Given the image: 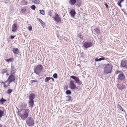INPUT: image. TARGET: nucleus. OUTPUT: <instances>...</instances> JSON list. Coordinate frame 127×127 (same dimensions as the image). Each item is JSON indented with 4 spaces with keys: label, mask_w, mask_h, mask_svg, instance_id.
Returning a JSON list of instances; mask_svg holds the SVG:
<instances>
[{
    "label": "nucleus",
    "mask_w": 127,
    "mask_h": 127,
    "mask_svg": "<svg viewBox=\"0 0 127 127\" xmlns=\"http://www.w3.org/2000/svg\"><path fill=\"white\" fill-rule=\"evenodd\" d=\"M37 81L36 80H33L31 82L32 83H33L34 82H36Z\"/></svg>",
    "instance_id": "obj_43"
},
{
    "label": "nucleus",
    "mask_w": 127,
    "mask_h": 127,
    "mask_svg": "<svg viewBox=\"0 0 127 127\" xmlns=\"http://www.w3.org/2000/svg\"><path fill=\"white\" fill-rule=\"evenodd\" d=\"M39 21L40 22V23L42 25H43V22L40 19H39Z\"/></svg>",
    "instance_id": "obj_38"
},
{
    "label": "nucleus",
    "mask_w": 127,
    "mask_h": 127,
    "mask_svg": "<svg viewBox=\"0 0 127 127\" xmlns=\"http://www.w3.org/2000/svg\"><path fill=\"white\" fill-rule=\"evenodd\" d=\"M3 111L0 110V118H1L3 115Z\"/></svg>",
    "instance_id": "obj_28"
},
{
    "label": "nucleus",
    "mask_w": 127,
    "mask_h": 127,
    "mask_svg": "<svg viewBox=\"0 0 127 127\" xmlns=\"http://www.w3.org/2000/svg\"><path fill=\"white\" fill-rule=\"evenodd\" d=\"M26 121L27 124L29 126H32L34 124L33 120L32 118L31 117H28Z\"/></svg>",
    "instance_id": "obj_5"
},
{
    "label": "nucleus",
    "mask_w": 127,
    "mask_h": 127,
    "mask_svg": "<svg viewBox=\"0 0 127 127\" xmlns=\"http://www.w3.org/2000/svg\"><path fill=\"white\" fill-rule=\"evenodd\" d=\"M40 13L42 15H44L45 14V12L43 10H40Z\"/></svg>",
    "instance_id": "obj_31"
},
{
    "label": "nucleus",
    "mask_w": 127,
    "mask_h": 127,
    "mask_svg": "<svg viewBox=\"0 0 127 127\" xmlns=\"http://www.w3.org/2000/svg\"><path fill=\"white\" fill-rule=\"evenodd\" d=\"M6 71V69H3L2 71V72H5Z\"/></svg>",
    "instance_id": "obj_41"
},
{
    "label": "nucleus",
    "mask_w": 127,
    "mask_h": 127,
    "mask_svg": "<svg viewBox=\"0 0 127 127\" xmlns=\"http://www.w3.org/2000/svg\"><path fill=\"white\" fill-rule=\"evenodd\" d=\"M35 98V95L33 94H30L29 96V99L30 100H33V99Z\"/></svg>",
    "instance_id": "obj_16"
},
{
    "label": "nucleus",
    "mask_w": 127,
    "mask_h": 127,
    "mask_svg": "<svg viewBox=\"0 0 127 127\" xmlns=\"http://www.w3.org/2000/svg\"><path fill=\"white\" fill-rule=\"evenodd\" d=\"M14 36H11V39H12L14 38Z\"/></svg>",
    "instance_id": "obj_44"
},
{
    "label": "nucleus",
    "mask_w": 127,
    "mask_h": 127,
    "mask_svg": "<svg viewBox=\"0 0 127 127\" xmlns=\"http://www.w3.org/2000/svg\"><path fill=\"white\" fill-rule=\"evenodd\" d=\"M50 79H51L50 77H47L45 79L44 81L45 82H48Z\"/></svg>",
    "instance_id": "obj_24"
},
{
    "label": "nucleus",
    "mask_w": 127,
    "mask_h": 127,
    "mask_svg": "<svg viewBox=\"0 0 127 127\" xmlns=\"http://www.w3.org/2000/svg\"><path fill=\"white\" fill-rule=\"evenodd\" d=\"M0 127H3V125L0 123Z\"/></svg>",
    "instance_id": "obj_47"
},
{
    "label": "nucleus",
    "mask_w": 127,
    "mask_h": 127,
    "mask_svg": "<svg viewBox=\"0 0 127 127\" xmlns=\"http://www.w3.org/2000/svg\"><path fill=\"white\" fill-rule=\"evenodd\" d=\"M28 30L30 31H31V30H32V27L31 26H29L28 27Z\"/></svg>",
    "instance_id": "obj_37"
},
{
    "label": "nucleus",
    "mask_w": 127,
    "mask_h": 127,
    "mask_svg": "<svg viewBox=\"0 0 127 127\" xmlns=\"http://www.w3.org/2000/svg\"><path fill=\"white\" fill-rule=\"evenodd\" d=\"M15 79V77L13 74H11L10 75L8 79V83L7 84V87L9 86V84L11 82L14 81Z\"/></svg>",
    "instance_id": "obj_6"
},
{
    "label": "nucleus",
    "mask_w": 127,
    "mask_h": 127,
    "mask_svg": "<svg viewBox=\"0 0 127 127\" xmlns=\"http://www.w3.org/2000/svg\"><path fill=\"white\" fill-rule=\"evenodd\" d=\"M121 3L120 2L119 3V5L120 7H121Z\"/></svg>",
    "instance_id": "obj_46"
},
{
    "label": "nucleus",
    "mask_w": 127,
    "mask_h": 127,
    "mask_svg": "<svg viewBox=\"0 0 127 127\" xmlns=\"http://www.w3.org/2000/svg\"><path fill=\"white\" fill-rule=\"evenodd\" d=\"M65 93L67 95H70L71 94V92L70 90H68L66 91Z\"/></svg>",
    "instance_id": "obj_30"
},
{
    "label": "nucleus",
    "mask_w": 127,
    "mask_h": 127,
    "mask_svg": "<svg viewBox=\"0 0 127 127\" xmlns=\"http://www.w3.org/2000/svg\"><path fill=\"white\" fill-rule=\"evenodd\" d=\"M53 77L54 78H57V74L56 73L54 74L53 75Z\"/></svg>",
    "instance_id": "obj_35"
},
{
    "label": "nucleus",
    "mask_w": 127,
    "mask_h": 127,
    "mask_svg": "<svg viewBox=\"0 0 127 127\" xmlns=\"http://www.w3.org/2000/svg\"><path fill=\"white\" fill-rule=\"evenodd\" d=\"M76 1V0H70L69 1V2H70V3L72 5H74Z\"/></svg>",
    "instance_id": "obj_21"
},
{
    "label": "nucleus",
    "mask_w": 127,
    "mask_h": 127,
    "mask_svg": "<svg viewBox=\"0 0 127 127\" xmlns=\"http://www.w3.org/2000/svg\"><path fill=\"white\" fill-rule=\"evenodd\" d=\"M70 14L71 16L72 17H74L75 15L76 14V12L75 10L74 9H72L70 11Z\"/></svg>",
    "instance_id": "obj_12"
},
{
    "label": "nucleus",
    "mask_w": 127,
    "mask_h": 127,
    "mask_svg": "<svg viewBox=\"0 0 127 127\" xmlns=\"http://www.w3.org/2000/svg\"><path fill=\"white\" fill-rule=\"evenodd\" d=\"M123 0H121L120 2V3H121L123 1Z\"/></svg>",
    "instance_id": "obj_48"
},
{
    "label": "nucleus",
    "mask_w": 127,
    "mask_h": 127,
    "mask_svg": "<svg viewBox=\"0 0 127 127\" xmlns=\"http://www.w3.org/2000/svg\"><path fill=\"white\" fill-rule=\"evenodd\" d=\"M119 89H120V90H121L123 88L121 87H120V88H119Z\"/></svg>",
    "instance_id": "obj_49"
},
{
    "label": "nucleus",
    "mask_w": 127,
    "mask_h": 127,
    "mask_svg": "<svg viewBox=\"0 0 127 127\" xmlns=\"http://www.w3.org/2000/svg\"><path fill=\"white\" fill-rule=\"evenodd\" d=\"M12 31L14 32H16L17 28V26L15 24H14L12 26Z\"/></svg>",
    "instance_id": "obj_13"
},
{
    "label": "nucleus",
    "mask_w": 127,
    "mask_h": 127,
    "mask_svg": "<svg viewBox=\"0 0 127 127\" xmlns=\"http://www.w3.org/2000/svg\"><path fill=\"white\" fill-rule=\"evenodd\" d=\"M95 61L96 62H97L99 61V59H98L97 58H96L95 59Z\"/></svg>",
    "instance_id": "obj_42"
},
{
    "label": "nucleus",
    "mask_w": 127,
    "mask_h": 127,
    "mask_svg": "<svg viewBox=\"0 0 127 127\" xmlns=\"http://www.w3.org/2000/svg\"><path fill=\"white\" fill-rule=\"evenodd\" d=\"M3 85V88H6L7 87V84L6 85L5 83L3 82H0Z\"/></svg>",
    "instance_id": "obj_25"
},
{
    "label": "nucleus",
    "mask_w": 127,
    "mask_h": 127,
    "mask_svg": "<svg viewBox=\"0 0 127 127\" xmlns=\"http://www.w3.org/2000/svg\"><path fill=\"white\" fill-rule=\"evenodd\" d=\"M56 16L54 18V20L57 22H60L61 21V19L57 13L55 14Z\"/></svg>",
    "instance_id": "obj_10"
},
{
    "label": "nucleus",
    "mask_w": 127,
    "mask_h": 127,
    "mask_svg": "<svg viewBox=\"0 0 127 127\" xmlns=\"http://www.w3.org/2000/svg\"><path fill=\"white\" fill-rule=\"evenodd\" d=\"M66 101H70V98H71V97L70 95H68L66 96Z\"/></svg>",
    "instance_id": "obj_27"
},
{
    "label": "nucleus",
    "mask_w": 127,
    "mask_h": 127,
    "mask_svg": "<svg viewBox=\"0 0 127 127\" xmlns=\"http://www.w3.org/2000/svg\"><path fill=\"white\" fill-rule=\"evenodd\" d=\"M69 87L71 89L74 90L76 88V86L74 84V81L73 80H71L69 82Z\"/></svg>",
    "instance_id": "obj_8"
},
{
    "label": "nucleus",
    "mask_w": 127,
    "mask_h": 127,
    "mask_svg": "<svg viewBox=\"0 0 127 127\" xmlns=\"http://www.w3.org/2000/svg\"><path fill=\"white\" fill-rule=\"evenodd\" d=\"M6 101V100L4 99L3 98H2L0 100V103H1L2 104L3 103V102Z\"/></svg>",
    "instance_id": "obj_26"
},
{
    "label": "nucleus",
    "mask_w": 127,
    "mask_h": 127,
    "mask_svg": "<svg viewBox=\"0 0 127 127\" xmlns=\"http://www.w3.org/2000/svg\"><path fill=\"white\" fill-rule=\"evenodd\" d=\"M8 81V79L4 83H6Z\"/></svg>",
    "instance_id": "obj_50"
},
{
    "label": "nucleus",
    "mask_w": 127,
    "mask_h": 127,
    "mask_svg": "<svg viewBox=\"0 0 127 127\" xmlns=\"http://www.w3.org/2000/svg\"><path fill=\"white\" fill-rule=\"evenodd\" d=\"M96 32L98 34H99L100 33V32L99 29L97 28H96V29H95Z\"/></svg>",
    "instance_id": "obj_22"
},
{
    "label": "nucleus",
    "mask_w": 127,
    "mask_h": 127,
    "mask_svg": "<svg viewBox=\"0 0 127 127\" xmlns=\"http://www.w3.org/2000/svg\"><path fill=\"white\" fill-rule=\"evenodd\" d=\"M12 59H8L7 60H6V61L7 62H11L12 61Z\"/></svg>",
    "instance_id": "obj_36"
},
{
    "label": "nucleus",
    "mask_w": 127,
    "mask_h": 127,
    "mask_svg": "<svg viewBox=\"0 0 127 127\" xmlns=\"http://www.w3.org/2000/svg\"><path fill=\"white\" fill-rule=\"evenodd\" d=\"M21 2L22 4L23 5H26L28 4L27 1L25 0H23Z\"/></svg>",
    "instance_id": "obj_18"
},
{
    "label": "nucleus",
    "mask_w": 127,
    "mask_h": 127,
    "mask_svg": "<svg viewBox=\"0 0 127 127\" xmlns=\"http://www.w3.org/2000/svg\"><path fill=\"white\" fill-rule=\"evenodd\" d=\"M51 79H52V80L53 82H54V79L53 78H52L51 77Z\"/></svg>",
    "instance_id": "obj_45"
},
{
    "label": "nucleus",
    "mask_w": 127,
    "mask_h": 127,
    "mask_svg": "<svg viewBox=\"0 0 127 127\" xmlns=\"http://www.w3.org/2000/svg\"><path fill=\"white\" fill-rule=\"evenodd\" d=\"M113 67L112 65L111 64H107L105 66L104 69V72L106 74L111 73Z\"/></svg>",
    "instance_id": "obj_2"
},
{
    "label": "nucleus",
    "mask_w": 127,
    "mask_h": 127,
    "mask_svg": "<svg viewBox=\"0 0 127 127\" xmlns=\"http://www.w3.org/2000/svg\"><path fill=\"white\" fill-rule=\"evenodd\" d=\"M117 107L119 108L120 110H122V111H123V108H122V107H121V106L119 104H118L117 105Z\"/></svg>",
    "instance_id": "obj_29"
},
{
    "label": "nucleus",
    "mask_w": 127,
    "mask_h": 127,
    "mask_svg": "<svg viewBox=\"0 0 127 127\" xmlns=\"http://www.w3.org/2000/svg\"><path fill=\"white\" fill-rule=\"evenodd\" d=\"M43 69V66L41 65H38L36 66L34 69V72L36 74H39L41 71Z\"/></svg>",
    "instance_id": "obj_4"
},
{
    "label": "nucleus",
    "mask_w": 127,
    "mask_h": 127,
    "mask_svg": "<svg viewBox=\"0 0 127 127\" xmlns=\"http://www.w3.org/2000/svg\"><path fill=\"white\" fill-rule=\"evenodd\" d=\"M21 11L23 13H25L26 12V8H22L21 9Z\"/></svg>",
    "instance_id": "obj_23"
},
{
    "label": "nucleus",
    "mask_w": 127,
    "mask_h": 127,
    "mask_svg": "<svg viewBox=\"0 0 127 127\" xmlns=\"http://www.w3.org/2000/svg\"><path fill=\"white\" fill-rule=\"evenodd\" d=\"M15 69L14 66H11V72L12 74H14L15 72Z\"/></svg>",
    "instance_id": "obj_19"
},
{
    "label": "nucleus",
    "mask_w": 127,
    "mask_h": 127,
    "mask_svg": "<svg viewBox=\"0 0 127 127\" xmlns=\"http://www.w3.org/2000/svg\"><path fill=\"white\" fill-rule=\"evenodd\" d=\"M117 74L118 75V79L119 80H123L125 79V76L123 72L121 71H117L116 72Z\"/></svg>",
    "instance_id": "obj_3"
},
{
    "label": "nucleus",
    "mask_w": 127,
    "mask_h": 127,
    "mask_svg": "<svg viewBox=\"0 0 127 127\" xmlns=\"http://www.w3.org/2000/svg\"><path fill=\"white\" fill-rule=\"evenodd\" d=\"M30 110L29 109H24L22 111H18V114L23 121L25 120L29 116Z\"/></svg>",
    "instance_id": "obj_1"
},
{
    "label": "nucleus",
    "mask_w": 127,
    "mask_h": 127,
    "mask_svg": "<svg viewBox=\"0 0 127 127\" xmlns=\"http://www.w3.org/2000/svg\"><path fill=\"white\" fill-rule=\"evenodd\" d=\"M32 1L34 3L36 4L39 3L40 2L39 0H32Z\"/></svg>",
    "instance_id": "obj_20"
},
{
    "label": "nucleus",
    "mask_w": 127,
    "mask_h": 127,
    "mask_svg": "<svg viewBox=\"0 0 127 127\" xmlns=\"http://www.w3.org/2000/svg\"><path fill=\"white\" fill-rule=\"evenodd\" d=\"M105 59V58L103 56L101 57V58L99 59V61H100L102 60H104Z\"/></svg>",
    "instance_id": "obj_33"
},
{
    "label": "nucleus",
    "mask_w": 127,
    "mask_h": 127,
    "mask_svg": "<svg viewBox=\"0 0 127 127\" xmlns=\"http://www.w3.org/2000/svg\"><path fill=\"white\" fill-rule=\"evenodd\" d=\"M92 43L91 42H85L84 43L83 46L86 48H87L92 45Z\"/></svg>",
    "instance_id": "obj_9"
},
{
    "label": "nucleus",
    "mask_w": 127,
    "mask_h": 127,
    "mask_svg": "<svg viewBox=\"0 0 127 127\" xmlns=\"http://www.w3.org/2000/svg\"><path fill=\"white\" fill-rule=\"evenodd\" d=\"M12 91V89H9L8 90V91L7 92V93H8L9 94L11 93Z\"/></svg>",
    "instance_id": "obj_34"
},
{
    "label": "nucleus",
    "mask_w": 127,
    "mask_h": 127,
    "mask_svg": "<svg viewBox=\"0 0 127 127\" xmlns=\"http://www.w3.org/2000/svg\"><path fill=\"white\" fill-rule=\"evenodd\" d=\"M31 9L33 10H35V6L34 5H32L31 7Z\"/></svg>",
    "instance_id": "obj_32"
},
{
    "label": "nucleus",
    "mask_w": 127,
    "mask_h": 127,
    "mask_svg": "<svg viewBox=\"0 0 127 127\" xmlns=\"http://www.w3.org/2000/svg\"><path fill=\"white\" fill-rule=\"evenodd\" d=\"M121 65L123 67H126L127 66V61L125 60H123L121 62Z\"/></svg>",
    "instance_id": "obj_11"
},
{
    "label": "nucleus",
    "mask_w": 127,
    "mask_h": 127,
    "mask_svg": "<svg viewBox=\"0 0 127 127\" xmlns=\"http://www.w3.org/2000/svg\"><path fill=\"white\" fill-rule=\"evenodd\" d=\"M27 106V105L26 104L24 103L22 104L20 106V108L21 109V111H22L23 109H25Z\"/></svg>",
    "instance_id": "obj_15"
},
{
    "label": "nucleus",
    "mask_w": 127,
    "mask_h": 127,
    "mask_svg": "<svg viewBox=\"0 0 127 127\" xmlns=\"http://www.w3.org/2000/svg\"><path fill=\"white\" fill-rule=\"evenodd\" d=\"M13 51L14 54H18L19 50L17 48L13 49Z\"/></svg>",
    "instance_id": "obj_17"
},
{
    "label": "nucleus",
    "mask_w": 127,
    "mask_h": 127,
    "mask_svg": "<svg viewBox=\"0 0 127 127\" xmlns=\"http://www.w3.org/2000/svg\"><path fill=\"white\" fill-rule=\"evenodd\" d=\"M79 37L82 39H83V37L82 35H80L79 36Z\"/></svg>",
    "instance_id": "obj_39"
},
{
    "label": "nucleus",
    "mask_w": 127,
    "mask_h": 127,
    "mask_svg": "<svg viewBox=\"0 0 127 127\" xmlns=\"http://www.w3.org/2000/svg\"><path fill=\"white\" fill-rule=\"evenodd\" d=\"M70 77L72 78L75 81V83L79 85L82 84L81 82L79 80V79L78 77L74 76H71Z\"/></svg>",
    "instance_id": "obj_7"
},
{
    "label": "nucleus",
    "mask_w": 127,
    "mask_h": 127,
    "mask_svg": "<svg viewBox=\"0 0 127 127\" xmlns=\"http://www.w3.org/2000/svg\"><path fill=\"white\" fill-rule=\"evenodd\" d=\"M105 5L106 6V8H108V5L106 3H105Z\"/></svg>",
    "instance_id": "obj_40"
},
{
    "label": "nucleus",
    "mask_w": 127,
    "mask_h": 127,
    "mask_svg": "<svg viewBox=\"0 0 127 127\" xmlns=\"http://www.w3.org/2000/svg\"><path fill=\"white\" fill-rule=\"evenodd\" d=\"M29 106L31 107V108H32L34 104L33 100H30L29 101Z\"/></svg>",
    "instance_id": "obj_14"
}]
</instances>
